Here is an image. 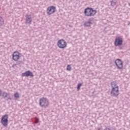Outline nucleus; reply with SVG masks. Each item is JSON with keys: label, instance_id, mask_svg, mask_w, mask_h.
<instances>
[{"label": "nucleus", "instance_id": "10", "mask_svg": "<svg viewBox=\"0 0 130 130\" xmlns=\"http://www.w3.org/2000/svg\"><path fill=\"white\" fill-rule=\"evenodd\" d=\"M22 77H34V75L32 72L27 71L22 74Z\"/></svg>", "mask_w": 130, "mask_h": 130}, {"label": "nucleus", "instance_id": "17", "mask_svg": "<svg viewBox=\"0 0 130 130\" xmlns=\"http://www.w3.org/2000/svg\"><path fill=\"white\" fill-rule=\"evenodd\" d=\"M67 71H72V67H71V65H68L67 67Z\"/></svg>", "mask_w": 130, "mask_h": 130}, {"label": "nucleus", "instance_id": "8", "mask_svg": "<svg viewBox=\"0 0 130 130\" xmlns=\"http://www.w3.org/2000/svg\"><path fill=\"white\" fill-rule=\"evenodd\" d=\"M20 53L18 51H15L13 54V57L12 58L14 61H18L19 59H20Z\"/></svg>", "mask_w": 130, "mask_h": 130}, {"label": "nucleus", "instance_id": "5", "mask_svg": "<svg viewBox=\"0 0 130 130\" xmlns=\"http://www.w3.org/2000/svg\"><path fill=\"white\" fill-rule=\"evenodd\" d=\"M57 45L59 48L63 49L67 47V42L63 39L60 40L57 42Z\"/></svg>", "mask_w": 130, "mask_h": 130}, {"label": "nucleus", "instance_id": "12", "mask_svg": "<svg viewBox=\"0 0 130 130\" xmlns=\"http://www.w3.org/2000/svg\"><path fill=\"white\" fill-rule=\"evenodd\" d=\"M3 97L5 99V100H12V98L10 96V94L7 93V92H3L2 94Z\"/></svg>", "mask_w": 130, "mask_h": 130}, {"label": "nucleus", "instance_id": "21", "mask_svg": "<svg viewBox=\"0 0 130 130\" xmlns=\"http://www.w3.org/2000/svg\"><path fill=\"white\" fill-rule=\"evenodd\" d=\"M98 130H102L101 128H98Z\"/></svg>", "mask_w": 130, "mask_h": 130}, {"label": "nucleus", "instance_id": "13", "mask_svg": "<svg viewBox=\"0 0 130 130\" xmlns=\"http://www.w3.org/2000/svg\"><path fill=\"white\" fill-rule=\"evenodd\" d=\"M31 22H32V18L31 17H26V24H31Z\"/></svg>", "mask_w": 130, "mask_h": 130}, {"label": "nucleus", "instance_id": "20", "mask_svg": "<svg viewBox=\"0 0 130 130\" xmlns=\"http://www.w3.org/2000/svg\"><path fill=\"white\" fill-rule=\"evenodd\" d=\"M2 95V90L0 89V96Z\"/></svg>", "mask_w": 130, "mask_h": 130}, {"label": "nucleus", "instance_id": "14", "mask_svg": "<svg viewBox=\"0 0 130 130\" xmlns=\"http://www.w3.org/2000/svg\"><path fill=\"white\" fill-rule=\"evenodd\" d=\"M14 98H15V99H19V98H20L19 93L16 92L14 93Z\"/></svg>", "mask_w": 130, "mask_h": 130}, {"label": "nucleus", "instance_id": "6", "mask_svg": "<svg viewBox=\"0 0 130 130\" xmlns=\"http://www.w3.org/2000/svg\"><path fill=\"white\" fill-rule=\"evenodd\" d=\"M115 63L119 70H122L123 68V62L121 61V59H117L115 61Z\"/></svg>", "mask_w": 130, "mask_h": 130}, {"label": "nucleus", "instance_id": "11", "mask_svg": "<svg viewBox=\"0 0 130 130\" xmlns=\"http://www.w3.org/2000/svg\"><path fill=\"white\" fill-rule=\"evenodd\" d=\"M93 23H94V21L92 19H89V21L84 22V27H91L93 25Z\"/></svg>", "mask_w": 130, "mask_h": 130}, {"label": "nucleus", "instance_id": "22", "mask_svg": "<svg viewBox=\"0 0 130 130\" xmlns=\"http://www.w3.org/2000/svg\"><path fill=\"white\" fill-rule=\"evenodd\" d=\"M129 24H130V22L128 24V25H129Z\"/></svg>", "mask_w": 130, "mask_h": 130}, {"label": "nucleus", "instance_id": "3", "mask_svg": "<svg viewBox=\"0 0 130 130\" xmlns=\"http://www.w3.org/2000/svg\"><path fill=\"white\" fill-rule=\"evenodd\" d=\"M40 106L43 108H47L49 106V102L47 99L45 98H42L40 99Z\"/></svg>", "mask_w": 130, "mask_h": 130}, {"label": "nucleus", "instance_id": "1", "mask_svg": "<svg viewBox=\"0 0 130 130\" xmlns=\"http://www.w3.org/2000/svg\"><path fill=\"white\" fill-rule=\"evenodd\" d=\"M112 90L111 91V95L113 97H117L119 95V88L116 82L113 81L111 82Z\"/></svg>", "mask_w": 130, "mask_h": 130}, {"label": "nucleus", "instance_id": "15", "mask_svg": "<svg viewBox=\"0 0 130 130\" xmlns=\"http://www.w3.org/2000/svg\"><path fill=\"white\" fill-rule=\"evenodd\" d=\"M4 25V19L2 17H0V26Z\"/></svg>", "mask_w": 130, "mask_h": 130}, {"label": "nucleus", "instance_id": "4", "mask_svg": "<svg viewBox=\"0 0 130 130\" xmlns=\"http://www.w3.org/2000/svg\"><path fill=\"white\" fill-rule=\"evenodd\" d=\"M8 118H9V117L8 115L6 114L3 116L1 119V123H2L3 125H4L5 127L8 126V122L9 121Z\"/></svg>", "mask_w": 130, "mask_h": 130}, {"label": "nucleus", "instance_id": "7", "mask_svg": "<svg viewBox=\"0 0 130 130\" xmlns=\"http://www.w3.org/2000/svg\"><path fill=\"white\" fill-rule=\"evenodd\" d=\"M56 8L54 6H50L47 9V14L48 15H51L55 12Z\"/></svg>", "mask_w": 130, "mask_h": 130}, {"label": "nucleus", "instance_id": "2", "mask_svg": "<svg viewBox=\"0 0 130 130\" xmlns=\"http://www.w3.org/2000/svg\"><path fill=\"white\" fill-rule=\"evenodd\" d=\"M84 14L85 16L91 17L97 14V11L93 10L92 8L87 7L84 10Z\"/></svg>", "mask_w": 130, "mask_h": 130}, {"label": "nucleus", "instance_id": "19", "mask_svg": "<svg viewBox=\"0 0 130 130\" xmlns=\"http://www.w3.org/2000/svg\"><path fill=\"white\" fill-rule=\"evenodd\" d=\"M35 119L36 121H35V123H38V122H39V119H38V118L36 117Z\"/></svg>", "mask_w": 130, "mask_h": 130}, {"label": "nucleus", "instance_id": "16", "mask_svg": "<svg viewBox=\"0 0 130 130\" xmlns=\"http://www.w3.org/2000/svg\"><path fill=\"white\" fill-rule=\"evenodd\" d=\"M111 6H112V7H114V6H115L116 5V2H115L114 1H111Z\"/></svg>", "mask_w": 130, "mask_h": 130}, {"label": "nucleus", "instance_id": "9", "mask_svg": "<svg viewBox=\"0 0 130 130\" xmlns=\"http://www.w3.org/2000/svg\"><path fill=\"white\" fill-rule=\"evenodd\" d=\"M115 46H119V45H122V39L119 37H116L115 39Z\"/></svg>", "mask_w": 130, "mask_h": 130}, {"label": "nucleus", "instance_id": "18", "mask_svg": "<svg viewBox=\"0 0 130 130\" xmlns=\"http://www.w3.org/2000/svg\"><path fill=\"white\" fill-rule=\"evenodd\" d=\"M81 86H82V83H79L77 85V90L79 91L80 90V88H81Z\"/></svg>", "mask_w": 130, "mask_h": 130}]
</instances>
